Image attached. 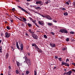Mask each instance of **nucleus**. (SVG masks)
Segmentation results:
<instances>
[{
    "instance_id": "obj_61",
    "label": "nucleus",
    "mask_w": 75,
    "mask_h": 75,
    "mask_svg": "<svg viewBox=\"0 0 75 75\" xmlns=\"http://www.w3.org/2000/svg\"><path fill=\"white\" fill-rule=\"evenodd\" d=\"M56 67H54L53 68V69H56Z\"/></svg>"
},
{
    "instance_id": "obj_31",
    "label": "nucleus",
    "mask_w": 75,
    "mask_h": 75,
    "mask_svg": "<svg viewBox=\"0 0 75 75\" xmlns=\"http://www.w3.org/2000/svg\"><path fill=\"white\" fill-rule=\"evenodd\" d=\"M43 37L45 38H47V35H44Z\"/></svg>"
},
{
    "instance_id": "obj_51",
    "label": "nucleus",
    "mask_w": 75,
    "mask_h": 75,
    "mask_svg": "<svg viewBox=\"0 0 75 75\" xmlns=\"http://www.w3.org/2000/svg\"><path fill=\"white\" fill-rule=\"evenodd\" d=\"M38 6L34 5V6H33V7H34V8H35V7H36V6Z\"/></svg>"
},
{
    "instance_id": "obj_43",
    "label": "nucleus",
    "mask_w": 75,
    "mask_h": 75,
    "mask_svg": "<svg viewBox=\"0 0 75 75\" xmlns=\"http://www.w3.org/2000/svg\"><path fill=\"white\" fill-rule=\"evenodd\" d=\"M53 22H54V23H57V21H56L55 20H53Z\"/></svg>"
},
{
    "instance_id": "obj_13",
    "label": "nucleus",
    "mask_w": 75,
    "mask_h": 75,
    "mask_svg": "<svg viewBox=\"0 0 75 75\" xmlns=\"http://www.w3.org/2000/svg\"><path fill=\"white\" fill-rule=\"evenodd\" d=\"M16 47L18 49V50H20V47H19V46H18V42H16Z\"/></svg>"
},
{
    "instance_id": "obj_21",
    "label": "nucleus",
    "mask_w": 75,
    "mask_h": 75,
    "mask_svg": "<svg viewBox=\"0 0 75 75\" xmlns=\"http://www.w3.org/2000/svg\"><path fill=\"white\" fill-rule=\"evenodd\" d=\"M62 62V65L63 66V65H65V64L66 63H65L64 62Z\"/></svg>"
},
{
    "instance_id": "obj_4",
    "label": "nucleus",
    "mask_w": 75,
    "mask_h": 75,
    "mask_svg": "<svg viewBox=\"0 0 75 75\" xmlns=\"http://www.w3.org/2000/svg\"><path fill=\"white\" fill-rule=\"evenodd\" d=\"M18 8H20L21 10L23 11H24V12H25L26 13H28V11H26V10L23 8L21 7V6H18Z\"/></svg>"
},
{
    "instance_id": "obj_3",
    "label": "nucleus",
    "mask_w": 75,
    "mask_h": 75,
    "mask_svg": "<svg viewBox=\"0 0 75 75\" xmlns=\"http://www.w3.org/2000/svg\"><path fill=\"white\" fill-rule=\"evenodd\" d=\"M5 38H9L11 34L10 33H8L7 32H6V33H5Z\"/></svg>"
},
{
    "instance_id": "obj_22",
    "label": "nucleus",
    "mask_w": 75,
    "mask_h": 75,
    "mask_svg": "<svg viewBox=\"0 0 75 75\" xmlns=\"http://www.w3.org/2000/svg\"><path fill=\"white\" fill-rule=\"evenodd\" d=\"M37 45L35 43H32V46L33 47H35Z\"/></svg>"
},
{
    "instance_id": "obj_52",
    "label": "nucleus",
    "mask_w": 75,
    "mask_h": 75,
    "mask_svg": "<svg viewBox=\"0 0 75 75\" xmlns=\"http://www.w3.org/2000/svg\"><path fill=\"white\" fill-rule=\"evenodd\" d=\"M71 71H73V72H75V70L74 69H72L71 70Z\"/></svg>"
},
{
    "instance_id": "obj_48",
    "label": "nucleus",
    "mask_w": 75,
    "mask_h": 75,
    "mask_svg": "<svg viewBox=\"0 0 75 75\" xmlns=\"http://www.w3.org/2000/svg\"><path fill=\"white\" fill-rule=\"evenodd\" d=\"M16 74H18L19 73L18 71V70H16Z\"/></svg>"
},
{
    "instance_id": "obj_12",
    "label": "nucleus",
    "mask_w": 75,
    "mask_h": 75,
    "mask_svg": "<svg viewBox=\"0 0 75 75\" xmlns=\"http://www.w3.org/2000/svg\"><path fill=\"white\" fill-rule=\"evenodd\" d=\"M35 9L36 10H41V8L40 6H38L35 7Z\"/></svg>"
},
{
    "instance_id": "obj_64",
    "label": "nucleus",
    "mask_w": 75,
    "mask_h": 75,
    "mask_svg": "<svg viewBox=\"0 0 75 75\" xmlns=\"http://www.w3.org/2000/svg\"><path fill=\"white\" fill-rule=\"evenodd\" d=\"M0 75H3V74H1Z\"/></svg>"
},
{
    "instance_id": "obj_42",
    "label": "nucleus",
    "mask_w": 75,
    "mask_h": 75,
    "mask_svg": "<svg viewBox=\"0 0 75 75\" xmlns=\"http://www.w3.org/2000/svg\"><path fill=\"white\" fill-rule=\"evenodd\" d=\"M54 58L56 59H58V56H54Z\"/></svg>"
},
{
    "instance_id": "obj_19",
    "label": "nucleus",
    "mask_w": 75,
    "mask_h": 75,
    "mask_svg": "<svg viewBox=\"0 0 75 75\" xmlns=\"http://www.w3.org/2000/svg\"><path fill=\"white\" fill-rule=\"evenodd\" d=\"M47 24L48 25H50V26H52L53 25L52 23H48Z\"/></svg>"
},
{
    "instance_id": "obj_2",
    "label": "nucleus",
    "mask_w": 75,
    "mask_h": 75,
    "mask_svg": "<svg viewBox=\"0 0 75 75\" xmlns=\"http://www.w3.org/2000/svg\"><path fill=\"white\" fill-rule=\"evenodd\" d=\"M32 37L35 40H38V37L37 35L33 33H32Z\"/></svg>"
},
{
    "instance_id": "obj_62",
    "label": "nucleus",
    "mask_w": 75,
    "mask_h": 75,
    "mask_svg": "<svg viewBox=\"0 0 75 75\" xmlns=\"http://www.w3.org/2000/svg\"><path fill=\"white\" fill-rule=\"evenodd\" d=\"M3 33H1V36H3Z\"/></svg>"
},
{
    "instance_id": "obj_45",
    "label": "nucleus",
    "mask_w": 75,
    "mask_h": 75,
    "mask_svg": "<svg viewBox=\"0 0 75 75\" xmlns=\"http://www.w3.org/2000/svg\"><path fill=\"white\" fill-rule=\"evenodd\" d=\"M73 4L74 7H75V2H73Z\"/></svg>"
},
{
    "instance_id": "obj_46",
    "label": "nucleus",
    "mask_w": 75,
    "mask_h": 75,
    "mask_svg": "<svg viewBox=\"0 0 75 75\" xmlns=\"http://www.w3.org/2000/svg\"><path fill=\"white\" fill-rule=\"evenodd\" d=\"M11 48L12 49V51H14V48H13V47L11 46Z\"/></svg>"
},
{
    "instance_id": "obj_28",
    "label": "nucleus",
    "mask_w": 75,
    "mask_h": 75,
    "mask_svg": "<svg viewBox=\"0 0 75 75\" xmlns=\"http://www.w3.org/2000/svg\"><path fill=\"white\" fill-rule=\"evenodd\" d=\"M58 59L59 61L61 62L62 61V58L61 57H59L58 58Z\"/></svg>"
},
{
    "instance_id": "obj_8",
    "label": "nucleus",
    "mask_w": 75,
    "mask_h": 75,
    "mask_svg": "<svg viewBox=\"0 0 75 75\" xmlns=\"http://www.w3.org/2000/svg\"><path fill=\"white\" fill-rule=\"evenodd\" d=\"M72 71H70L68 72L64 73V74H66V75H70L72 74Z\"/></svg>"
},
{
    "instance_id": "obj_14",
    "label": "nucleus",
    "mask_w": 75,
    "mask_h": 75,
    "mask_svg": "<svg viewBox=\"0 0 75 75\" xmlns=\"http://www.w3.org/2000/svg\"><path fill=\"white\" fill-rule=\"evenodd\" d=\"M9 56V54H8V53H7L6 54V59H7Z\"/></svg>"
},
{
    "instance_id": "obj_32",
    "label": "nucleus",
    "mask_w": 75,
    "mask_h": 75,
    "mask_svg": "<svg viewBox=\"0 0 75 75\" xmlns=\"http://www.w3.org/2000/svg\"><path fill=\"white\" fill-rule=\"evenodd\" d=\"M23 21H27V19L25 18H23Z\"/></svg>"
},
{
    "instance_id": "obj_63",
    "label": "nucleus",
    "mask_w": 75,
    "mask_h": 75,
    "mask_svg": "<svg viewBox=\"0 0 75 75\" xmlns=\"http://www.w3.org/2000/svg\"><path fill=\"white\" fill-rule=\"evenodd\" d=\"M2 40H0V44H1V42Z\"/></svg>"
},
{
    "instance_id": "obj_58",
    "label": "nucleus",
    "mask_w": 75,
    "mask_h": 75,
    "mask_svg": "<svg viewBox=\"0 0 75 75\" xmlns=\"http://www.w3.org/2000/svg\"><path fill=\"white\" fill-rule=\"evenodd\" d=\"M28 54L29 56H30V53H28Z\"/></svg>"
},
{
    "instance_id": "obj_37",
    "label": "nucleus",
    "mask_w": 75,
    "mask_h": 75,
    "mask_svg": "<svg viewBox=\"0 0 75 75\" xmlns=\"http://www.w3.org/2000/svg\"><path fill=\"white\" fill-rule=\"evenodd\" d=\"M17 65L18 67H19V66H20V63H19V62H17Z\"/></svg>"
},
{
    "instance_id": "obj_38",
    "label": "nucleus",
    "mask_w": 75,
    "mask_h": 75,
    "mask_svg": "<svg viewBox=\"0 0 75 75\" xmlns=\"http://www.w3.org/2000/svg\"><path fill=\"white\" fill-rule=\"evenodd\" d=\"M69 38H67L66 40V41H67V42H68V41H69Z\"/></svg>"
},
{
    "instance_id": "obj_9",
    "label": "nucleus",
    "mask_w": 75,
    "mask_h": 75,
    "mask_svg": "<svg viewBox=\"0 0 75 75\" xmlns=\"http://www.w3.org/2000/svg\"><path fill=\"white\" fill-rule=\"evenodd\" d=\"M18 42L19 44V46H21L20 50L21 51H23V44L22 43H21L20 44V42Z\"/></svg>"
},
{
    "instance_id": "obj_5",
    "label": "nucleus",
    "mask_w": 75,
    "mask_h": 75,
    "mask_svg": "<svg viewBox=\"0 0 75 75\" xmlns=\"http://www.w3.org/2000/svg\"><path fill=\"white\" fill-rule=\"evenodd\" d=\"M25 61L26 62L28 65V64H31V63H30V59H28L27 57H25Z\"/></svg>"
},
{
    "instance_id": "obj_6",
    "label": "nucleus",
    "mask_w": 75,
    "mask_h": 75,
    "mask_svg": "<svg viewBox=\"0 0 75 75\" xmlns=\"http://www.w3.org/2000/svg\"><path fill=\"white\" fill-rule=\"evenodd\" d=\"M45 17L47 19L49 20H52V18H51V17L48 15H45Z\"/></svg>"
},
{
    "instance_id": "obj_50",
    "label": "nucleus",
    "mask_w": 75,
    "mask_h": 75,
    "mask_svg": "<svg viewBox=\"0 0 75 75\" xmlns=\"http://www.w3.org/2000/svg\"><path fill=\"white\" fill-rule=\"evenodd\" d=\"M26 73L27 74H29V71H26Z\"/></svg>"
},
{
    "instance_id": "obj_57",
    "label": "nucleus",
    "mask_w": 75,
    "mask_h": 75,
    "mask_svg": "<svg viewBox=\"0 0 75 75\" xmlns=\"http://www.w3.org/2000/svg\"><path fill=\"white\" fill-rule=\"evenodd\" d=\"M8 68H9V69H11V67L9 66L8 67Z\"/></svg>"
},
{
    "instance_id": "obj_7",
    "label": "nucleus",
    "mask_w": 75,
    "mask_h": 75,
    "mask_svg": "<svg viewBox=\"0 0 75 75\" xmlns=\"http://www.w3.org/2000/svg\"><path fill=\"white\" fill-rule=\"evenodd\" d=\"M38 23L39 25H42V26L44 25V23L42 21H38Z\"/></svg>"
},
{
    "instance_id": "obj_44",
    "label": "nucleus",
    "mask_w": 75,
    "mask_h": 75,
    "mask_svg": "<svg viewBox=\"0 0 75 75\" xmlns=\"http://www.w3.org/2000/svg\"><path fill=\"white\" fill-rule=\"evenodd\" d=\"M35 13H36V14H39V15L40 14V13H39L37 12H36V11H35Z\"/></svg>"
},
{
    "instance_id": "obj_20",
    "label": "nucleus",
    "mask_w": 75,
    "mask_h": 75,
    "mask_svg": "<svg viewBox=\"0 0 75 75\" xmlns=\"http://www.w3.org/2000/svg\"><path fill=\"white\" fill-rule=\"evenodd\" d=\"M32 21L35 25H36V24H37V23H35V22H36V21L35 20V21L33 20Z\"/></svg>"
},
{
    "instance_id": "obj_15",
    "label": "nucleus",
    "mask_w": 75,
    "mask_h": 75,
    "mask_svg": "<svg viewBox=\"0 0 75 75\" xmlns=\"http://www.w3.org/2000/svg\"><path fill=\"white\" fill-rule=\"evenodd\" d=\"M50 3H51V1L50 0H47V1L45 2V3L46 4H48Z\"/></svg>"
},
{
    "instance_id": "obj_1",
    "label": "nucleus",
    "mask_w": 75,
    "mask_h": 75,
    "mask_svg": "<svg viewBox=\"0 0 75 75\" xmlns=\"http://www.w3.org/2000/svg\"><path fill=\"white\" fill-rule=\"evenodd\" d=\"M60 32H61L62 33H64V34H67L68 32L67 30L64 29H60L59 30Z\"/></svg>"
},
{
    "instance_id": "obj_41",
    "label": "nucleus",
    "mask_w": 75,
    "mask_h": 75,
    "mask_svg": "<svg viewBox=\"0 0 75 75\" xmlns=\"http://www.w3.org/2000/svg\"><path fill=\"white\" fill-rule=\"evenodd\" d=\"M28 31H29V32L30 33H32V31H31V29L29 30Z\"/></svg>"
},
{
    "instance_id": "obj_16",
    "label": "nucleus",
    "mask_w": 75,
    "mask_h": 75,
    "mask_svg": "<svg viewBox=\"0 0 75 75\" xmlns=\"http://www.w3.org/2000/svg\"><path fill=\"white\" fill-rule=\"evenodd\" d=\"M37 51H38V52H40V53H42V50L40 49Z\"/></svg>"
},
{
    "instance_id": "obj_18",
    "label": "nucleus",
    "mask_w": 75,
    "mask_h": 75,
    "mask_svg": "<svg viewBox=\"0 0 75 75\" xmlns=\"http://www.w3.org/2000/svg\"><path fill=\"white\" fill-rule=\"evenodd\" d=\"M35 47V48L36 49L37 51L40 49V48H38V46H37V45Z\"/></svg>"
},
{
    "instance_id": "obj_54",
    "label": "nucleus",
    "mask_w": 75,
    "mask_h": 75,
    "mask_svg": "<svg viewBox=\"0 0 75 75\" xmlns=\"http://www.w3.org/2000/svg\"><path fill=\"white\" fill-rule=\"evenodd\" d=\"M73 65H74V67H75V63H71Z\"/></svg>"
},
{
    "instance_id": "obj_25",
    "label": "nucleus",
    "mask_w": 75,
    "mask_h": 75,
    "mask_svg": "<svg viewBox=\"0 0 75 75\" xmlns=\"http://www.w3.org/2000/svg\"><path fill=\"white\" fill-rule=\"evenodd\" d=\"M64 16H68V14L67 12L64 13Z\"/></svg>"
},
{
    "instance_id": "obj_33",
    "label": "nucleus",
    "mask_w": 75,
    "mask_h": 75,
    "mask_svg": "<svg viewBox=\"0 0 75 75\" xmlns=\"http://www.w3.org/2000/svg\"><path fill=\"white\" fill-rule=\"evenodd\" d=\"M37 71H35V70L34 71V75H37Z\"/></svg>"
},
{
    "instance_id": "obj_30",
    "label": "nucleus",
    "mask_w": 75,
    "mask_h": 75,
    "mask_svg": "<svg viewBox=\"0 0 75 75\" xmlns=\"http://www.w3.org/2000/svg\"><path fill=\"white\" fill-rule=\"evenodd\" d=\"M65 66H67V67H69V64H68L66 63L65 64Z\"/></svg>"
},
{
    "instance_id": "obj_36",
    "label": "nucleus",
    "mask_w": 75,
    "mask_h": 75,
    "mask_svg": "<svg viewBox=\"0 0 75 75\" xmlns=\"http://www.w3.org/2000/svg\"><path fill=\"white\" fill-rule=\"evenodd\" d=\"M29 19H30V21H33V19L32 18H31V17H29Z\"/></svg>"
},
{
    "instance_id": "obj_27",
    "label": "nucleus",
    "mask_w": 75,
    "mask_h": 75,
    "mask_svg": "<svg viewBox=\"0 0 75 75\" xmlns=\"http://www.w3.org/2000/svg\"><path fill=\"white\" fill-rule=\"evenodd\" d=\"M0 48H1L0 49V52L2 53V51H1L2 50V46H1Z\"/></svg>"
},
{
    "instance_id": "obj_56",
    "label": "nucleus",
    "mask_w": 75,
    "mask_h": 75,
    "mask_svg": "<svg viewBox=\"0 0 75 75\" xmlns=\"http://www.w3.org/2000/svg\"><path fill=\"white\" fill-rule=\"evenodd\" d=\"M13 20H11L10 21H11V23H13Z\"/></svg>"
},
{
    "instance_id": "obj_17",
    "label": "nucleus",
    "mask_w": 75,
    "mask_h": 75,
    "mask_svg": "<svg viewBox=\"0 0 75 75\" xmlns=\"http://www.w3.org/2000/svg\"><path fill=\"white\" fill-rule=\"evenodd\" d=\"M60 9L62 10L63 11H64V10H66V9L64 8H60Z\"/></svg>"
},
{
    "instance_id": "obj_35",
    "label": "nucleus",
    "mask_w": 75,
    "mask_h": 75,
    "mask_svg": "<svg viewBox=\"0 0 75 75\" xmlns=\"http://www.w3.org/2000/svg\"><path fill=\"white\" fill-rule=\"evenodd\" d=\"M12 11H16V9H15V8H13L12 9Z\"/></svg>"
},
{
    "instance_id": "obj_34",
    "label": "nucleus",
    "mask_w": 75,
    "mask_h": 75,
    "mask_svg": "<svg viewBox=\"0 0 75 75\" xmlns=\"http://www.w3.org/2000/svg\"><path fill=\"white\" fill-rule=\"evenodd\" d=\"M28 27H30L31 26V24H30L29 23H28Z\"/></svg>"
},
{
    "instance_id": "obj_59",
    "label": "nucleus",
    "mask_w": 75,
    "mask_h": 75,
    "mask_svg": "<svg viewBox=\"0 0 75 75\" xmlns=\"http://www.w3.org/2000/svg\"><path fill=\"white\" fill-rule=\"evenodd\" d=\"M17 18V19H18V20H21V19H20V18H18V17Z\"/></svg>"
},
{
    "instance_id": "obj_23",
    "label": "nucleus",
    "mask_w": 75,
    "mask_h": 75,
    "mask_svg": "<svg viewBox=\"0 0 75 75\" xmlns=\"http://www.w3.org/2000/svg\"><path fill=\"white\" fill-rule=\"evenodd\" d=\"M39 15H40L41 16H42V17H43V18H45V16L43 15L42 14H41L40 13Z\"/></svg>"
},
{
    "instance_id": "obj_53",
    "label": "nucleus",
    "mask_w": 75,
    "mask_h": 75,
    "mask_svg": "<svg viewBox=\"0 0 75 75\" xmlns=\"http://www.w3.org/2000/svg\"><path fill=\"white\" fill-rule=\"evenodd\" d=\"M69 59H68V58H67V59L66 60V62H68V61H69Z\"/></svg>"
},
{
    "instance_id": "obj_11",
    "label": "nucleus",
    "mask_w": 75,
    "mask_h": 75,
    "mask_svg": "<svg viewBox=\"0 0 75 75\" xmlns=\"http://www.w3.org/2000/svg\"><path fill=\"white\" fill-rule=\"evenodd\" d=\"M50 45L51 47H55V44L54 43H50Z\"/></svg>"
},
{
    "instance_id": "obj_47",
    "label": "nucleus",
    "mask_w": 75,
    "mask_h": 75,
    "mask_svg": "<svg viewBox=\"0 0 75 75\" xmlns=\"http://www.w3.org/2000/svg\"><path fill=\"white\" fill-rule=\"evenodd\" d=\"M64 71L65 72H67V69H64Z\"/></svg>"
},
{
    "instance_id": "obj_29",
    "label": "nucleus",
    "mask_w": 75,
    "mask_h": 75,
    "mask_svg": "<svg viewBox=\"0 0 75 75\" xmlns=\"http://www.w3.org/2000/svg\"><path fill=\"white\" fill-rule=\"evenodd\" d=\"M70 33L71 34H74V32H73L72 31H71L70 32Z\"/></svg>"
},
{
    "instance_id": "obj_40",
    "label": "nucleus",
    "mask_w": 75,
    "mask_h": 75,
    "mask_svg": "<svg viewBox=\"0 0 75 75\" xmlns=\"http://www.w3.org/2000/svg\"><path fill=\"white\" fill-rule=\"evenodd\" d=\"M66 4H67V5H69V3L68 2H66Z\"/></svg>"
},
{
    "instance_id": "obj_24",
    "label": "nucleus",
    "mask_w": 75,
    "mask_h": 75,
    "mask_svg": "<svg viewBox=\"0 0 75 75\" xmlns=\"http://www.w3.org/2000/svg\"><path fill=\"white\" fill-rule=\"evenodd\" d=\"M6 28L7 29V30H8L11 29L10 28V26H6Z\"/></svg>"
},
{
    "instance_id": "obj_26",
    "label": "nucleus",
    "mask_w": 75,
    "mask_h": 75,
    "mask_svg": "<svg viewBox=\"0 0 75 75\" xmlns=\"http://www.w3.org/2000/svg\"><path fill=\"white\" fill-rule=\"evenodd\" d=\"M67 49V47H63L62 48V50L63 51H65V50H66Z\"/></svg>"
},
{
    "instance_id": "obj_49",
    "label": "nucleus",
    "mask_w": 75,
    "mask_h": 75,
    "mask_svg": "<svg viewBox=\"0 0 75 75\" xmlns=\"http://www.w3.org/2000/svg\"><path fill=\"white\" fill-rule=\"evenodd\" d=\"M35 25L36 26H37V27H38V28H40V26H39L38 25H37V24H36Z\"/></svg>"
},
{
    "instance_id": "obj_10",
    "label": "nucleus",
    "mask_w": 75,
    "mask_h": 75,
    "mask_svg": "<svg viewBox=\"0 0 75 75\" xmlns=\"http://www.w3.org/2000/svg\"><path fill=\"white\" fill-rule=\"evenodd\" d=\"M36 4H40V5H39V6H41L42 5V1H37L36 2Z\"/></svg>"
},
{
    "instance_id": "obj_55",
    "label": "nucleus",
    "mask_w": 75,
    "mask_h": 75,
    "mask_svg": "<svg viewBox=\"0 0 75 75\" xmlns=\"http://www.w3.org/2000/svg\"><path fill=\"white\" fill-rule=\"evenodd\" d=\"M25 35L26 37H28V34L27 33H25Z\"/></svg>"
},
{
    "instance_id": "obj_39",
    "label": "nucleus",
    "mask_w": 75,
    "mask_h": 75,
    "mask_svg": "<svg viewBox=\"0 0 75 75\" xmlns=\"http://www.w3.org/2000/svg\"><path fill=\"white\" fill-rule=\"evenodd\" d=\"M50 34H51L52 35H54V33L52 32H51L50 33Z\"/></svg>"
},
{
    "instance_id": "obj_60",
    "label": "nucleus",
    "mask_w": 75,
    "mask_h": 75,
    "mask_svg": "<svg viewBox=\"0 0 75 75\" xmlns=\"http://www.w3.org/2000/svg\"><path fill=\"white\" fill-rule=\"evenodd\" d=\"M22 25H23V27L24 26V24L23 23H22Z\"/></svg>"
}]
</instances>
